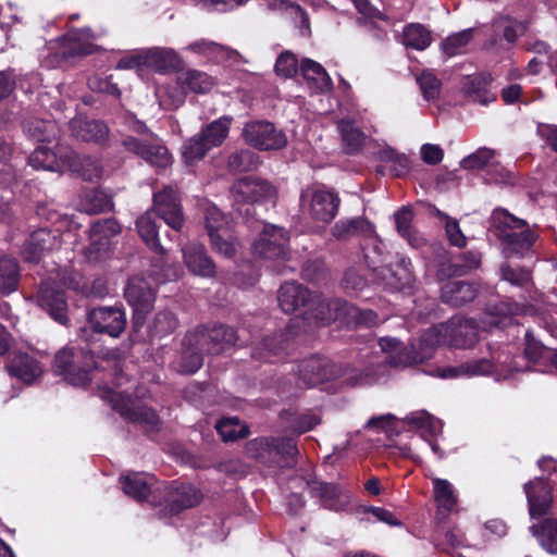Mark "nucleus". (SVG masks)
Segmentation results:
<instances>
[{"label": "nucleus", "mask_w": 557, "mask_h": 557, "mask_svg": "<svg viewBox=\"0 0 557 557\" xmlns=\"http://www.w3.org/2000/svg\"><path fill=\"white\" fill-rule=\"evenodd\" d=\"M70 152L61 147L53 151L46 146H39L29 156L28 162L34 169L63 172L66 170Z\"/></svg>", "instance_id": "b1692460"}, {"label": "nucleus", "mask_w": 557, "mask_h": 557, "mask_svg": "<svg viewBox=\"0 0 557 557\" xmlns=\"http://www.w3.org/2000/svg\"><path fill=\"white\" fill-rule=\"evenodd\" d=\"M417 82L420 85L422 95L425 100H434L437 98L441 90V82L433 73L429 71L422 72L418 76Z\"/></svg>", "instance_id": "bf43d9fd"}, {"label": "nucleus", "mask_w": 557, "mask_h": 557, "mask_svg": "<svg viewBox=\"0 0 557 557\" xmlns=\"http://www.w3.org/2000/svg\"><path fill=\"white\" fill-rule=\"evenodd\" d=\"M472 38V28H467L459 33L451 34L441 44L442 51L448 58L465 54L469 51Z\"/></svg>", "instance_id": "a18cd8bd"}, {"label": "nucleus", "mask_w": 557, "mask_h": 557, "mask_svg": "<svg viewBox=\"0 0 557 557\" xmlns=\"http://www.w3.org/2000/svg\"><path fill=\"white\" fill-rule=\"evenodd\" d=\"M183 260L188 271L205 278L214 277L216 268L202 244L189 243L182 247Z\"/></svg>", "instance_id": "f3484780"}, {"label": "nucleus", "mask_w": 557, "mask_h": 557, "mask_svg": "<svg viewBox=\"0 0 557 557\" xmlns=\"http://www.w3.org/2000/svg\"><path fill=\"white\" fill-rule=\"evenodd\" d=\"M276 190L269 182L258 177H244L236 181L232 187V195L237 202H258L275 197Z\"/></svg>", "instance_id": "2eb2a0df"}, {"label": "nucleus", "mask_w": 557, "mask_h": 557, "mask_svg": "<svg viewBox=\"0 0 557 557\" xmlns=\"http://www.w3.org/2000/svg\"><path fill=\"white\" fill-rule=\"evenodd\" d=\"M304 214L312 221L331 223L336 216L341 198L333 189L324 186H311L306 188L300 196Z\"/></svg>", "instance_id": "423d86ee"}, {"label": "nucleus", "mask_w": 557, "mask_h": 557, "mask_svg": "<svg viewBox=\"0 0 557 557\" xmlns=\"http://www.w3.org/2000/svg\"><path fill=\"white\" fill-rule=\"evenodd\" d=\"M121 483L126 495L141 502L151 493L156 479L147 473L133 472L122 476Z\"/></svg>", "instance_id": "7c9ffc66"}, {"label": "nucleus", "mask_w": 557, "mask_h": 557, "mask_svg": "<svg viewBox=\"0 0 557 557\" xmlns=\"http://www.w3.org/2000/svg\"><path fill=\"white\" fill-rule=\"evenodd\" d=\"M261 346L262 351L255 352L253 356L271 361V357H280L285 352L288 346L287 335L284 333L275 334L265 338Z\"/></svg>", "instance_id": "5fc2aeb1"}, {"label": "nucleus", "mask_w": 557, "mask_h": 557, "mask_svg": "<svg viewBox=\"0 0 557 557\" xmlns=\"http://www.w3.org/2000/svg\"><path fill=\"white\" fill-rule=\"evenodd\" d=\"M248 453L258 459H265V455L280 456L282 459V467H294L296 465V455L298 449L293 438H257L248 443Z\"/></svg>", "instance_id": "f8f14e48"}, {"label": "nucleus", "mask_w": 557, "mask_h": 557, "mask_svg": "<svg viewBox=\"0 0 557 557\" xmlns=\"http://www.w3.org/2000/svg\"><path fill=\"white\" fill-rule=\"evenodd\" d=\"M205 219L212 249L224 257H233L237 250L238 242L232 234L231 225L225 215L218 207L210 205L205 210Z\"/></svg>", "instance_id": "0eeeda50"}, {"label": "nucleus", "mask_w": 557, "mask_h": 557, "mask_svg": "<svg viewBox=\"0 0 557 557\" xmlns=\"http://www.w3.org/2000/svg\"><path fill=\"white\" fill-rule=\"evenodd\" d=\"M288 242L289 236L284 228L267 224L253 243V253L267 260H286L289 253Z\"/></svg>", "instance_id": "9b49d317"}, {"label": "nucleus", "mask_w": 557, "mask_h": 557, "mask_svg": "<svg viewBox=\"0 0 557 557\" xmlns=\"http://www.w3.org/2000/svg\"><path fill=\"white\" fill-rule=\"evenodd\" d=\"M120 231L121 227L119 223L112 219L94 223L89 234V255H96L95 258H98L102 252L108 251L110 247V238L120 233Z\"/></svg>", "instance_id": "bb28decb"}, {"label": "nucleus", "mask_w": 557, "mask_h": 557, "mask_svg": "<svg viewBox=\"0 0 557 557\" xmlns=\"http://www.w3.org/2000/svg\"><path fill=\"white\" fill-rule=\"evenodd\" d=\"M129 127L144 137L125 136L121 144L127 152L158 169H165L172 164L173 158L168 147L158 136L150 133L143 122L131 121Z\"/></svg>", "instance_id": "20e7f679"}, {"label": "nucleus", "mask_w": 557, "mask_h": 557, "mask_svg": "<svg viewBox=\"0 0 557 557\" xmlns=\"http://www.w3.org/2000/svg\"><path fill=\"white\" fill-rule=\"evenodd\" d=\"M177 325L176 318L168 310L159 311L148 325L151 337H162L172 333Z\"/></svg>", "instance_id": "864d4df0"}, {"label": "nucleus", "mask_w": 557, "mask_h": 557, "mask_svg": "<svg viewBox=\"0 0 557 557\" xmlns=\"http://www.w3.org/2000/svg\"><path fill=\"white\" fill-rule=\"evenodd\" d=\"M432 42V36L421 24H410L404 29V44L416 50H424Z\"/></svg>", "instance_id": "8fccbe9b"}, {"label": "nucleus", "mask_w": 557, "mask_h": 557, "mask_svg": "<svg viewBox=\"0 0 557 557\" xmlns=\"http://www.w3.org/2000/svg\"><path fill=\"white\" fill-rule=\"evenodd\" d=\"M182 57L172 48L153 47L146 49V69L159 74H169L183 69Z\"/></svg>", "instance_id": "aec40b11"}, {"label": "nucleus", "mask_w": 557, "mask_h": 557, "mask_svg": "<svg viewBox=\"0 0 557 557\" xmlns=\"http://www.w3.org/2000/svg\"><path fill=\"white\" fill-rule=\"evenodd\" d=\"M264 4L270 10H278L286 12L292 18H294L295 23H299L300 33L304 36L309 35L310 25L309 18L306 12L295 2L287 0H263Z\"/></svg>", "instance_id": "a19ab883"}, {"label": "nucleus", "mask_w": 557, "mask_h": 557, "mask_svg": "<svg viewBox=\"0 0 557 557\" xmlns=\"http://www.w3.org/2000/svg\"><path fill=\"white\" fill-rule=\"evenodd\" d=\"M500 273L504 281L515 286L527 287L531 282L530 272L524 269H515L509 265H504L500 269Z\"/></svg>", "instance_id": "0e129e2a"}, {"label": "nucleus", "mask_w": 557, "mask_h": 557, "mask_svg": "<svg viewBox=\"0 0 557 557\" xmlns=\"http://www.w3.org/2000/svg\"><path fill=\"white\" fill-rule=\"evenodd\" d=\"M311 490L320 498L322 505L331 510H339L343 507V503L339 497L342 490L339 486L331 483H314Z\"/></svg>", "instance_id": "09e8293b"}, {"label": "nucleus", "mask_w": 557, "mask_h": 557, "mask_svg": "<svg viewBox=\"0 0 557 557\" xmlns=\"http://www.w3.org/2000/svg\"><path fill=\"white\" fill-rule=\"evenodd\" d=\"M432 484L437 509L443 512H451L458 502L454 485L448 480L440 478H433Z\"/></svg>", "instance_id": "c9c22d12"}, {"label": "nucleus", "mask_w": 557, "mask_h": 557, "mask_svg": "<svg viewBox=\"0 0 557 557\" xmlns=\"http://www.w3.org/2000/svg\"><path fill=\"white\" fill-rule=\"evenodd\" d=\"M156 215L157 214H154L153 211L148 210L137 219L136 227L139 236L151 250L163 253L164 250L159 243L158 226L154 219Z\"/></svg>", "instance_id": "58836bf2"}, {"label": "nucleus", "mask_w": 557, "mask_h": 557, "mask_svg": "<svg viewBox=\"0 0 557 557\" xmlns=\"http://www.w3.org/2000/svg\"><path fill=\"white\" fill-rule=\"evenodd\" d=\"M66 170L77 173L85 181L98 180L102 174V168L96 159L81 158L73 151L70 152Z\"/></svg>", "instance_id": "4c0bfd02"}, {"label": "nucleus", "mask_w": 557, "mask_h": 557, "mask_svg": "<svg viewBox=\"0 0 557 557\" xmlns=\"http://www.w3.org/2000/svg\"><path fill=\"white\" fill-rule=\"evenodd\" d=\"M524 492L529 504V512L531 518H536L548 513L553 495L548 483L537 478L524 484Z\"/></svg>", "instance_id": "412c9836"}, {"label": "nucleus", "mask_w": 557, "mask_h": 557, "mask_svg": "<svg viewBox=\"0 0 557 557\" xmlns=\"http://www.w3.org/2000/svg\"><path fill=\"white\" fill-rule=\"evenodd\" d=\"M300 71L312 90L325 92L332 89V79L320 63L305 59L300 64Z\"/></svg>", "instance_id": "2f4dec72"}, {"label": "nucleus", "mask_w": 557, "mask_h": 557, "mask_svg": "<svg viewBox=\"0 0 557 557\" xmlns=\"http://www.w3.org/2000/svg\"><path fill=\"white\" fill-rule=\"evenodd\" d=\"M9 372L25 383H33L42 373L40 364L27 354L16 355L8 364Z\"/></svg>", "instance_id": "473e14b6"}, {"label": "nucleus", "mask_w": 557, "mask_h": 557, "mask_svg": "<svg viewBox=\"0 0 557 557\" xmlns=\"http://www.w3.org/2000/svg\"><path fill=\"white\" fill-rule=\"evenodd\" d=\"M364 243L362 244V251L364 260L369 268L377 270L383 268L385 261L384 243L375 235H364Z\"/></svg>", "instance_id": "79ce46f5"}, {"label": "nucleus", "mask_w": 557, "mask_h": 557, "mask_svg": "<svg viewBox=\"0 0 557 557\" xmlns=\"http://www.w3.org/2000/svg\"><path fill=\"white\" fill-rule=\"evenodd\" d=\"M20 269L13 258H0V294H10L17 289Z\"/></svg>", "instance_id": "37998d69"}, {"label": "nucleus", "mask_w": 557, "mask_h": 557, "mask_svg": "<svg viewBox=\"0 0 557 557\" xmlns=\"http://www.w3.org/2000/svg\"><path fill=\"white\" fill-rule=\"evenodd\" d=\"M518 306L499 302L486 310L480 323L473 319L454 317L426 330L410 348L403 347L395 337H382L379 341L381 350L386 354L385 361L393 367H407L430 359L440 345L455 348H470L478 342L479 331H490L494 326H506L518 313Z\"/></svg>", "instance_id": "f257e3e1"}, {"label": "nucleus", "mask_w": 557, "mask_h": 557, "mask_svg": "<svg viewBox=\"0 0 557 557\" xmlns=\"http://www.w3.org/2000/svg\"><path fill=\"white\" fill-rule=\"evenodd\" d=\"M88 323L92 331L119 337L126 326L125 312L117 307H100L88 313Z\"/></svg>", "instance_id": "4468645a"}, {"label": "nucleus", "mask_w": 557, "mask_h": 557, "mask_svg": "<svg viewBox=\"0 0 557 557\" xmlns=\"http://www.w3.org/2000/svg\"><path fill=\"white\" fill-rule=\"evenodd\" d=\"M112 199L101 190L87 191L82 201V209L89 214H97L111 210Z\"/></svg>", "instance_id": "603ef678"}, {"label": "nucleus", "mask_w": 557, "mask_h": 557, "mask_svg": "<svg viewBox=\"0 0 557 557\" xmlns=\"http://www.w3.org/2000/svg\"><path fill=\"white\" fill-rule=\"evenodd\" d=\"M405 421L416 429H419L425 440L435 437L442 431V423L424 410L410 412Z\"/></svg>", "instance_id": "ea45409f"}, {"label": "nucleus", "mask_w": 557, "mask_h": 557, "mask_svg": "<svg viewBox=\"0 0 557 557\" xmlns=\"http://www.w3.org/2000/svg\"><path fill=\"white\" fill-rule=\"evenodd\" d=\"M478 294V288L473 283L465 281H451L443 285L441 299L453 307H459L472 301Z\"/></svg>", "instance_id": "c85d7f7f"}, {"label": "nucleus", "mask_w": 557, "mask_h": 557, "mask_svg": "<svg viewBox=\"0 0 557 557\" xmlns=\"http://www.w3.org/2000/svg\"><path fill=\"white\" fill-rule=\"evenodd\" d=\"M185 50L216 63L237 61L239 57L237 51L208 39L193 41Z\"/></svg>", "instance_id": "a878e982"}, {"label": "nucleus", "mask_w": 557, "mask_h": 557, "mask_svg": "<svg viewBox=\"0 0 557 557\" xmlns=\"http://www.w3.org/2000/svg\"><path fill=\"white\" fill-rule=\"evenodd\" d=\"M54 370L65 381L76 386H85L88 382L99 381V368L109 371L110 382H103V398L108 399L113 410L125 420L140 424L147 431L159 428V417L156 411L145 406H138L126 391L117 392L113 387L121 386L127 381L122 373V359L114 352H108L100 361H95L89 351L74 347L60 349L54 358Z\"/></svg>", "instance_id": "f03ea898"}, {"label": "nucleus", "mask_w": 557, "mask_h": 557, "mask_svg": "<svg viewBox=\"0 0 557 557\" xmlns=\"http://www.w3.org/2000/svg\"><path fill=\"white\" fill-rule=\"evenodd\" d=\"M548 355L547 348L536 341L530 332L525 333V348L524 356L531 363H537L546 359Z\"/></svg>", "instance_id": "052dcab7"}, {"label": "nucleus", "mask_w": 557, "mask_h": 557, "mask_svg": "<svg viewBox=\"0 0 557 557\" xmlns=\"http://www.w3.org/2000/svg\"><path fill=\"white\" fill-rule=\"evenodd\" d=\"M242 136L247 145L261 151L280 150L287 145L285 133L268 121L245 123Z\"/></svg>", "instance_id": "1a4fd4ad"}, {"label": "nucleus", "mask_w": 557, "mask_h": 557, "mask_svg": "<svg viewBox=\"0 0 557 557\" xmlns=\"http://www.w3.org/2000/svg\"><path fill=\"white\" fill-rule=\"evenodd\" d=\"M379 159L383 163L388 164L389 172L393 176L401 177L410 171V160L404 154L399 153L392 148H385L380 151Z\"/></svg>", "instance_id": "de8ad7c7"}, {"label": "nucleus", "mask_w": 557, "mask_h": 557, "mask_svg": "<svg viewBox=\"0 0 557 557\" xmlns=\"http://www.w3.org/2000/svg\"><path fill=\"white\" fill-rule=\"evenodd\" d=\"M258 164V156L249 150L234 152L228 158V169L233 172H245L255 169Z\"/></svg>", "instance_id": "4d7b16f0"}, {"label": "nucleus", "mask_w": 557, "mask_h": 557, "mask_svg": "<svg viewBox=\"0 0 557 557\" xmlns=\"http://www.w3.org/2000/svg\"><path fill=\"white\" fill-rule=\"evenodd\" d=\"M311 295L307 287L296 282L284 283L277 295L281 309L286 313H293L300 308L307 309Z\"/></svg>", "instance_id": "393cba45"}, {"label": "nucleus", "mask_w": 557, "mask_h": 557, "mask_svg": "<svg viewBox=\"0 0 557 557\" xmlns=\"http://www.w3.org/2000/svg\"><path fill=\"white\" fill-rule=\"evenodd\" d=\"M494 26L496 30H503V36L508 42H513L525 29L523 24L509 18H500Z\"/></svg>", "instance_id": "69168bd1"}, {"label": "nucleus", "mask_w": 557, "mask_h": 557, "mask_svg": "<svg viewBox=\"0 0 557 557\" xmlns=\"http://www.w3.org/2000/svg\"><path fill=\"white\" fill-rule=\"evenodd\" d=\"M232 121L231 116H222L207 125L199 135L211 149L218 147L227 137Z\"/></svg>", "instance_id": "c03bdc74"}, {"label": "nucleus", "mask_w": 557, "mask_h": 557, "mask_svg": "<svg viewBox=\"0 0 557 557\" xmlns=\"http://www.w3.org/2000/svg\"><path fill=\"white\" fill-rule=\"evenodd\" d=\"M495 152L488 148H480L474 153L468 156L461 161L465 169L473 170L485 166L494 157Z\"/></svg>", "instance_id": "338daca9"}, {"label": "nucleus", "mask_w": 557, "mask_h": 557, "mask_svg": "<svg viewBox=\"0 0 557 557\" xmlns=\"http://www.w3.org/2000/svg\"><path fill=\"white\" fill-rule=\"evenodd\" d=\"M177 83L185 91L205 94L211 90L214 81L207 73L198 70H187L177 76Z\"/></svg>", "instance_id": "f704fd0d"}, {"label": "nucleus", "mask_w": 557, "mask_h": 557, "mask_svg": "<svg viewBox=\"0 0 557 557\" xmlns=\"http://www.w3.org/2000/svg\"><path fill=\"white\" fill-rule=\"evenodd\" d=\"M237 336L232 327L214 325L210 329L199 327L188 332L185 336V344L189 348L206 350V354H219L226 346L236 343Z\"/></svg>", "instance_id": "6e6552de"}, {"label": "nucleus", "mask_w": 557, "mask_h": 557, "mask_svg": "<svg viewBox=\"0 0 557 557\" xmlns=\"http://www.w3.org/2000/svg\"><path fill=\"white\" fill-rule=\"evenodd\" d=\"M168 491V499L171 513H177L183 509L194 507L199 504L201 493L191 484L178 483Z\"/></svg>", "instance_id": "cd10ccee"}, {"label": "nucleus", "mask_w": 557, "mask_h": 557, "mask_svg": "<svg viewBox=\"0 0 557 557\" xmlns=\"http://www.w3.org/2000/svg\"><path fill=\"white\" fill-rule=\"evenodd\" d=\"M343 146L348 153L359 151L364 143V134L350 120H341L338 122Z\"/></svg>", "instance_id": "49530a36"}, {"label": "nucleus", "mask_w": 557, "mask_h": 557, "mask_svg": "<svg viewBox=\"0 0 557 557\" xmlns=\"http://www.w3.org/2000/svg\"><path fill=\"white\" fill-rule=\"evenodd\" d=\"M36 301L54 321L63 325L67 323V305L64 295L50 282L47 281L40 285Z\"/></svg>", "instance_id": "a211bd4d"}, {"label": "nucleus", "mask_w": 557, "mask_h": 557, "mask_svg": "<svg viewBox=\"0 0 557 557\" xmlns=\"http://www.w3.org/2000/svg\"><path fill=\"white\" fill-rule=\"evenodd\" d=\"M215 429L224 442H234L248 435L247 425L235 417L220 420Z\"/></svg>", "instance_id": "3c124183"}, {"label": "nucleus", "mask_w": 557, "mask_h": 557, "mask_svg": "<svg viewBox=\"0 0 557 557\" xmlns=\"http://www.w3.org/2000/svg\"><path fill=\"white\" fill-rule=\"evenodd\" d=\"M157 216L162 219L174 231H181L184 225L181 201L177 191L171 187L153 194L152 210Z\"/></svg>", "instance_id": "ddd939ff"}, {"label": "nucleus", "mask_w": 557, "mask_h": 557, "mask_svg": "<svg viewBox=\"0 0 557 557\" xmlns=\"http://www.w3.org/2000/svg\"><path fill=\"white\" fill-rule=\"evenodd\" d=\"M530 530L547 553L557 555V520L544 519L533 524Z\"/></svg>", "instance_id": "e433bc0d"}, {"label": "nucleus", "mask_w": 557, "mask_h": 557, "mask_svg": "<svg viewBox=\"0 0 557 557\" xmlns=\"http://www.w3.org/2000/svg\"><path fill=\"white\" fill-rule=\"evenodd\" d=\"M492 223L494 235L503 242L508 253H521L535 242V234L527 227V222L505 210H495Z\"/></svg>", "instance_id": "39448f33"}, {"label": "nucleus", "mask_w": 557, "mask_h": 557, "mask_svg": "<svg viewBox=\"0 0 557 557\" xmlns=\"http://www.w3.org/2000/svg\"><path fill=\"white\" fill-rule=\"evenodd\" d=\"M299 376L308 386H314L324 381L339 376L338 366L322 357H311L299 366Z\"/></svg>", "instance_id": "dca6fc26"}, {"label": "nucleus", "mask_w": 557, "mask_h": 557, "mask_svg": "<svg viewBox=\"0 0 557 557\" xmlns=\"http://www.w3.org/2000/svg\"><path fill=\"white\" fill-rule=\"evenodd\" d=\"M60 240L55 234L46 228L33 232L25 243L22 255L26 262H38L45 252L59 247Z\"/></svg>", "instance_id": "5701e85b"}, {"label": "nucleus", "mask_w": 557, "mask_h": 557, "mask_svg": "<svg viewBox=\"0 0 557 557\" xmlns=\"http://www.w3.org/2000/svg\"><path fill=\"white\" fill-rule=\"evenodd\" d=\"M127 302L134 310V325L140 327L145 323L146 315L152 308L156 298V287L145 277L135 276L128 281L125 288Z\"/></svg>", "instance_id": "9d476101"}, {"label": "nucleus", "mask_w": 557, "mask_h": 557, "mask_svg": "<svg viewBox=\"0 0 557 557\" xmlns=\"http://www.w3.org/2000/svg\"><path fill=\"white\" fill-rule=\"evenodd\" d=\"M347 304L341 299H320L311 297L307 309L304 311L305 319L314 320L317 323L327 324L346 313Z\"/></svg>", "instance_id": "6ab92c4d"}, {"label": "nucleus", "mask_w": 557, "mask_h": 557, "mask_svg": "<svg viewBox=\"0 0 557 557\" xmlns=\"http://www.w3.org/2000/svg\"><path fill=\"white\" fill-rule=\"evenodd\" d=\"M345 314L351 318L358 325L373 326L381 322L374 311L369 309H359L355 306L347 305Z\"/></svg>", "instance_id": "680f3d73"}, {"label": "nucleus", "mask_w": 557, "mask_h": 557, "mask_svg": "<svg viewBox=\"0 0 557 557\" xmlns=\"http://www.w3.org/2000/svg\"><path fill=\"white\" fill-rule=\"evenodd\" d=\"M372 233L373 225L362 218L339 220L332 227V235L337 239H347L356 235H371Z\"/></svg>", "instance_id": "72a5a7b5"}, {"label": "nucleus", "mask_w": 557, "mask_h": 557, "mask_svg": "<svg viewBox=\"0 0 557 557\" xmlns=\"http://www.w3.org/2000/svg\"><path fill=\"white\" fill-rule=\"evenodd\" d=\"M297 67L298 61L296 57L288 51L281 53L275 63L276 73L286 78L296 74Z\"/></svg>", "instance_id": "774afa93"}, {"label": "nucleus", "mask_w": 557, "mask_h": 557, "mask_svg": "<svg viewBox=\"0 0 557 557\" xmlns=\"http://www.w3.org/2000/svg\"><path fill=\"white\" fill-rule=\"evenodd\" d=\"M70 129L77 139L98 144L103 143L109 135L108 126L104 123L82 117L72 119Z\"/></svg>", "instance_id": "c756f323"}, {"label": "nucleus", "mask_w": 557, "mask_h": 557, "mask_svg": "<svg viewBox=\"0 0 557 557\" xmlns=\"http://www.w3.org/2000/svg\"><path fill=\"white\" fill-rule=\"evenodd\" d=\"M517 360L508 351L493 352L491 358H481L465 362L457 367H443L435 370L434 375L441 379L461 376L494 375L496 381L507 380L515 372L522 371Z\"/></svg>", "instance_id": "7ed1b4c3"}, {"label": "nucleus", "mask_w": 557, "mask_h": 557, "mask_svg": "<svg viewBox=\"0 0 557 557\" xmlns=\"http://www.w3.org/2000/svg\"><path fill=\"white\" fill-rule=\"evenodd\" d=\"M116 69L137 71L146 69V49L135 50L122 57L116 64Z\"/></svg>", "instance_id": "e2e57ef3"}, {"label": "nucleus", "mask_w": 557, "mask_h": 557, "mask_svg": "<svg viewBox=\"0 0 557 557\" xmlns=\"http://www.w3.org/2000/svg\"><path fill=\"white\" fill-rule=\"evenodd\" d=\"M184 352L182 356L181 371L187 374L195 373L202 366V354L206 350L189 348L183 341Z\"/></svg>", "instance_id": "13d9d810"}, {"label": "nucleus", "mask_w": 557, "mask_h": 557, "mask_svg": "<svg viewBox=\"0 0 557 557\" xmlns=\"http://www.w3.org/2000/svg\"><path fill=\"white\" fill-rule=\"evenodd\" d=\"M97 36L90 28H74L60 39L63 57L87 55L96 50Z\"/></svg>", "instance_id": "4be33fe9"}, {"label": "nucleus", "mask_w": 557, "mask_h": 557, "mask_svg": "<svg viewBox=\"0 0 557 557\" xmlns=\"http://www.w3.org/2000/svg\"><path fill=\"white\" fill-rule=\"evenodd\" d=\"M210 149L211 148L198 134L184 144L182 154L185 162L190 164L201 160Z\"/></svg>", "instance_id": "6e6d98bb"}]
</instances>
